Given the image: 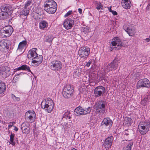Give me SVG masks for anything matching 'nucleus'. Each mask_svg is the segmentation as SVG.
Segmentation results:
<instances>
[{
	"label": "nucleus",
	"mask_w": 150,
	"mask_h": 150,
	"mask_svg": "<svg viewBox=\"0 0 150 150\" xmlns=\"http://www.w3.org/2000/svg\"><path fill=\"white\" fill-rule=\"evenodd\" d=\"M112 40L110 47V51H112L114 49L116 50L120 49L121 47L122 46L120 39L118 37H115Z\"/></svg>",
	"instance_id": "5"
},
{
	"label": "nucleus",
	"mask_w": 150,
	"mask_h": 150,
	"mask_svg": "<svg viewBox=\"0 0 150 150\" xmlns=\"http://www.w3.org/2000/svg\"><path fill=\"white\" fill-rule=\"evenodd\" d=\"M149 38H150V36H149Z\"/></svg>",
	"instance_id": "64"
},
{
	"label": "nucleus",
	"mask_w": 150,
	"mask_h": 150,
	"mask_svg": "<svg viewBox=\"0 0 150 150\" xmlns=\"http://www.w3.org/2000/svg\"><path fill=\"white\" fill-rule=\"evenodd\" d=\"M21 73H19V74H17V75L18 76H19V75H21Z\"/></svg>",
	"instance_id": "60"
},
{
	"label": "nucleus",
	"mask_w": 150,
	"mask_h": 150,
	"mask_svg": "<svg viewBox=\"0 0 150 150\" xmlns=\"http://www.w3.org/2000/svg\"><path fill=\"white\" fill-rule=\"evenodd\" d=\"M15 135L14 133H11L10 135V139L9 143L12 145L14 146L15 145V142H14V138Z\"/></svg>",
	"instance_id": "28"
},
{
	"label": "nucleus",
	"mask_w": 150,
	"mask_h": 150,
	"mask_svg": "<svg viewBox=\"0 0 150 150\" xmlns=\"http://www.w3.org/2000/svg\"><path fill=\"white\" fill-rule=\"evenodd\" d=\"M105 88L101 86L96 87L94 90V94L96 97H99L102 96L105 92Z\"/></svg>",
	"instance_id": "11"
},
{
	"label": "nucleus",
	"mask_w": 150,
	"mask_h": 150,
	"mask_svg": "<svg viewBox=\"0 0 150 150\" xmlns=\"http://www.w3.org/2000/svg\"><path fill=\"white\" fill-rule=\"evenodd\" d=\"M124 28L125 31L130 36H132L135 33L134 30V29L130 28L129 27L125 28V26Z\"/></svg>",
	"instance_id": "25"
},
{
	"label": "nucleus",
	"mask_w": 150,
	"mask_h": 150,
	"mask_svg": "<svg viewBox=\"0 0 150 150\" xmlns=\"http://www.w3.org/2000/svg\"><path fill=\"white\" fill-rule=\"evenodd\" d=\"M132 120L131 118L126 117L125 118L124 120V122L125 124H127L128 125H130L131 124Z\"/></svg>",
	"instance_id": "30"
},
{
	"label": "nucleus",
	"mask_w": 150,
	"mask_h": 150,
	"mask_svg": "<svg viewBox=\"0 0 150 150\" xmlns=\"http://www.w3.org/2000/svg\"><path fill=\"white\" fill-rule=\"evenodd\" d=\"M50 68L53 70H58L62 68L61 62L57 60H54L52 61L50 63Z\"/></svg>",
	"instance_id": "10"
},
{
	"label": "nucleus",
	"mask_w": 150,
	"mask_h": 150,
	"mask_svg": "<svg viewBox=\"0 0 150 150\" xmlns=\"http://www.w3.org/2000/svg\"><path fill=\"white\" fill-rule=\"evenodd\" d=\"M53 38H54L52 35H49L48 37H46V41L49 43H51L52 42Z\"/></svg>",
	"instance_id": "37"
},
{
	"label": "nucleus",
	"mask_w": 150,
	"mask_h": 150,
	"mask_svg": "<svg viewBox=\"0 0 150 150\" xmlns=\"http://www.w3.org/2000/svg\"><path fill=\"white\" fill-rule=\"evenodd\" d=\"M22 131L23 133L28 134L30 132V129L29 127H28V128H26V129H25V130H23Z\"/></svg>",
	"instance_id": "45"
},
{
	"label": "nucleus",
	"mask_w": 150,
	"mask_h": 150,
	"mask_svg": "<svg viewBox=\"0 0 150 150\" xmlns=\"http://www.w3.org/2000/svg\"><path fill=\"white\" fill-rule=\"evenodd\" d=\"M121 4L123 8L126 9H129L132 6L130 0H122Z\"/></svg>",
	"instance_id": "18"
},
{
	"label": "nucleus",
	"mask_w": 150,
	"mask_h": 150,
	"mask_svg": "<svg viewBox=\"0 0 150 150\" xmlns=\"http://www.w3.org/2000/svg\"><path fill=\"white\" fill-rule=\"evenodd\" d=\"M145 40H146L147 42H149L150 41V39L149 38H146L145 39Z\"/></svg>",
	"instance_id": "55"
},
{
	"label": "nucleus",
	"mask_w": 150,
	"mask_h": 150,
	"mask_svg": "<svg viewBox=\"0 0 150 150\" xmlns=\"http://www.w3.org/2000/svg\"><path fill=\"white\" fill-rule=\"evenodd\" d=\"M112 120L109 118H106L104 119L101 125L107 127L108 129H110L112 126Z\"/></svg>",
	"instance_id": "14"
},
{
	"label": "nucleus",
	"mask_w": 150,
	"mask_h": 150,
	"mask_svg": "<svg viewBox=\"0 0 150 150\" xmlns=\"http://www.w3.org/2000/svg\"><path fill=\"white\" fill-rule=\"evenodd\" d=\"M33 59H34L33 60L38 61H41V63H42L43 61V58L42 55L38 54L37 55V56H36V57H35V58H33Z\"/></svg>",
	"instance_id": "35"
},
{
	"label": "nucleus",
	"mask_w": 150,
	"mask_h": 150,
	"mask_svg": "<svg viewBox=\"0 0 150 150\" xmlns=\"http://www.w3.org/2000/svg\"><path fill=\"white\" fill-rule=\"evenodd\" d=\"M91 63H92V62L91 61L89 62H88L87 63V64L86 65V66L87 67H88L90 66V65L91 64Z\"/></svg>",
	"instance_id": "50"
},
{
	"label": "nucleus",
	"mask_w": 150,
	"mask_h": 150,
	"mask_svg": "<svg viewBox=\"0 0 150 150\" xmlns=\"http://www.w3.org/2000/svg\"><path fill=\"white\" fill-rule=\"evenodd\" d=\"M66 91H70V93L71 94L72 93H73L74 91V89L73 87L71 86V85H69L66 86Z\"/></svg>",
	"instance_id": "34"
},
{
	"label": "nucleus",
	"mask_w": 150,
	"mask_h": 150,
	"mask_svg": "<svg viewBox=\"0 0 150 150\" xmlns=\"http://www.w3.org/2000/svg\"><path fill=\"white\" fill-rule=\"evenodd\" d=\"M66 21L65 20H64V24H63V26L65 28H66V25H65V22Z\"/></svg>",
	"instance_id": "58"
},
{
	"label": "nucleus",
	"mask_w": 150,
	"mask_h": 150,
	"mask_svg": "<svg viewBox=\"0 0 150 150\" xmlns=\"http://www.w3.org/2000/svg\"><path fill=\"white\" fill-rule=\"evenodd\" d=\"M102 79H104V80H105V78H104H104H103Z\"/></svg>",
	"instance_id": "61"
},
{
	"label": "nucleus",
	"mask_w": 150,
	"mask_h": 150,
	"mask_svg": "<svg viewBox=\"0 0 150 150\" xmlns=\"http://www.w3.org/2000/svg\"><path fill=\"white\" fill-rule=\"evenodd\" d=\"M9 125H8V129H10L11 127L13 125L15 124V122H11L9 123Z\"/></svg>",
	"instance_id": "47"
},
{
	"label": "nucleus",
	"mask_w": 150,
	"mask_h": 150,
	"mask_svg": "<svg viewBox=\"0 0 150 150\" xmlns=\"http://www.w3.org/2000/svg\"><path fill=\"white\" fill-rule=\"evenodd\" d=\"M64 17H66V14H65V15H64Z\"/></svg>",
	"instance_id": "62"
},
{
	"label": "nucleus",
	"mask_w": 150,
	"mask_h": 150,
	"mask_svg": "<svg viewBox=\"0 0 150 150\" xmlns=\"http://www.w3.org/2000/svg\"><path fill=\"white\" fill-rule=\"evenodd\" d=\"M29 124L27 122L23 123L21 125V129L22 130H25L28 127Z\"/></svg>",
	"instance_id": "33"
},
{
	"label": "nucleus",
	"mask_w": 150,
	"mask_h": 150,
	"mask_svg": "<svg viewBox=\"0 0 150 150\" xmlns=\"http://www.w3.org/2000/svg\"><path fill=\"white\" fill-rule=\"evenodd\" d=\"M73 13L72 10H70L66 13V17L72 14Z\"/></svg>",
	"instance_id": "48"
},
{
	"label": "nucleus",
	"mask_w": 150,
	"mask_h": 150,
	"mask_svg": "<svg viewBox=\"0 0 150 150\" xmlns=\"http://www.w3.org/2000/svg\"><path fill=\"white\" fill-rule=\"evenodd\" d=\"M91 110V108L90 107H88L87 108L83 109V115H86L89 113Z\"/></svg>",
	"instance_id": "36"
},
{
	"label": "nucleus",
	"mask_w": 150,
	"mask_h": 150,
	"mask_svg": "<svg viewBox=\"0 0 150 150\" xmlns=\"http://www.w3.org/2000/svg\"><path fill=\"white\" fill-rule=\"evenodd\" d=\"M129 134V132L127 131H126L124 132V134L126 136L128 135Z\"/></svg>",
	"instance_id": "52"
},
{
	"label": "nucleus",
	"mask_w": 150,
	"mask_h": 150,
	"mask_svg": "<svg viewBox=\"0 0 150 150\" xmlns=\"http://www.w3.org/2000/svg\"><path fill=\"white\" fill-rule=\"evenodd\" d=\"M9 42L7 40H3L0 41V50H1L8 49L9 47Z\"/></svg>",
	"instance_id": "16"
},
{
	"label": "nucleus",
	"mask_w": 150,
	"mask_h": 150,
	"mask_svg": "<svg viewBox=\"0 0 150 150\" xmlns=\"http://www.w3.org/2000/svg\"><path fill=\"white\" fill-rule=\"evenodd\" d=\"M66 113V112H64V114Z\"/></svg>",
	"instance_id": "63"
},
{
	"label": "nucleus",
	"mask_w": 150,
	"mask_h": 150,
	"mask_svg": "<svg viewBox=\"0 0 150 150\" xmlns=\"http://www.w3.org/2000/svg\"><path fill=\"white\" fill-rule=\"evenodd\" d=\"M27 42L26 40L20 42L17 50V52H22L24 48L27 47Z\"/></svg>",
	"instance_id": "17"
},
{
	"label": "nucleus",
	"mask_w": 150,
	"mask_h": 150,
	"mask_svg": "<svg viewBox=\"0 0 150 150\" xmlns=\"http://www.w3.org/2000/svg\"><path fill=\"white\" fill-rule=\"evenodd\" d=\"M66 22V30L71 28L74 25V21L71 18L67 19Z\"/></svg>",
	"instance_id": "19"
},
{
	"label": "nucleus",
	"mask_w": 150,
	"mask_h": 150,
	"mask_svg": "<svg viewBox=\"0 0 150 150\" xmlns=\"http://www.w3.org/2000/svg\"><path fill=\"white\" fill-rule=\"evenodd\" d=\"M32 3V0L27 1L25 3L24 7L25 8H27L28 6H30L31 4Z\"/></svg>",
	"instance_id": "38"
},
{
	"label": "nucleus",
	"mask_w": 150,
	"mask_h": 150,
	"mask_svg": "<svg viewBox=\"0 0 150 150\" xmlns=\"http://www.w3.org/2000/svg\"><path fill=\"white\" fill-rule=\"evenodd\" d=\"M16 69V70L18 71L20 70H25L32 73V72L30 70L29 67L26 65H23L21 67H18Z\"/></svg>",
	"instance_id": "22"
},
{
	"label": "nucleus",
	"mask_w": 150,
	"mask_h": 150,
	"mask_svg": "<svg viewBox=\"0 0 150 150\" xmlns=\"http://www.w3.org/2000/svg\"><path fill=\"white\" fill-rule=\"evenodd\" d=\"M41 63V61H38L33 60L32 61L31 64L33 66L37 67Z\"/></svg>",
	"instance_id": "31"
},
{
	"label": "nucleus",
	"mask_w": 150,
	"mask_h": 150,
	"mask_svg": "<svg viewBox=\"0 0 150 150\" xmlns=\"http://www.w3.org/2000/svg\"><path fill=\"white\" fill-rule=\"evenodd\" d=\"M133 144V143L132 142H129L126 147L123 148V150H131Z\"/></svg>",
	"instance_id": "29"
},
{
	"label": "nucleus",
	"mask_w": 150,
	"mask_h": 150,
	"mask_svg": "<svg viewBox=\"0 0 150 150\" xmlns=\"http://www.w3.org/2000/svg\"><path fill=\"white\" fill-rule=\"evenodd\" d=\"M111 12L114 15H117V13L115 11H111Z\"/></svg>",
	"instance_id": "51"
},
{
	"label": "nucleus",
	"mask_w": 150,
	"mask_h": 150,
	"mask_svg": "<svg viewBox=\"0 0 150 150\" xmlns=\"http://www.w3.org/2000/svg\"><path fill=\"white\" fill-rule=\"evenodd\" d=\"M150 6V3L147 6V8L148 9V10H149V6Z\"/></svg>",
	"instance_id": "57"
},
{
	"label": "nucleus",
	"mask_w": 150,
	"mask_h": 150,
	"mask_svg": "<svg viewBox=\"0 0 150 150\" xmlns=\"http://www.w3.org/2000/svg\"><path fill=\"white\" fill-rule=\"evenodd\" d=\"M13 31V28L11 26L5 27L1 28L0 30V32L4 34V35L6 37L10 36Z\"/></svg>",
	"instance_id": "9"
},
{
	"label": "nucleus",
	"mask_w": 150,
	"mask_h": 150,
	"mask_svg": "<svg viewBox=\"0 0 150 150\" xmlns=\"http://www.w3.org/2000/svg\"><path fill=\"white\" fill-rule=\"evenodd\" d=\"M144 125L145 126L148 131L149 130V128L150 127V121H149L148 122H145L144 124Z\"/></svg>",
	"instance_id": "43"
},
{
	"label": "nucleus",
	"mask_w": 150,
	"mask_h": 150,
	"mask_svg": "<svg viewBox=\"0 0 150 150\" xmlns=\"http://www.w3.org/2000/svg\"><path fill=\"white\" fill-rule=\"evenodd\" d=\"M113 139L112 136H110L107 137L105 139L103 145L106 149H108L111 148Z\"/></svg>",
	"instance_id": "13"
},
{
	"label": "nucleus",
	"mask_w": 150,
	"mask_h": 150,
	"mask_svg": "<svg viewBox=\"0 0 150 150\" xmlns=\"http://www.w3.org/2000/svg\"><path fill=\"white\" fill-rule=\"evenodd\" d=\"M150 86L149 81L147 79H142L139 80L136 85L137 88H149Z\"/></svg>",
	"instance_id": "8"
},
{
	"label": "nucleus",
	"mask_w": 150,
	"mask_h": 150,
	"mask_svg": "<svg viewBox=\"0 0 150 150\" xmlns=\"http://www.w3.org/2000/svg\"><path fill=\"white\" fill-rule=\"evenodd\" d=\"M14 130L16 131H17L18 130V128L16 126H14Z\"/></svg>",
	"instance_id": "54"
},
{
	"label": "nucleus",
	"mask_w": 150,
	"mask_h": 150,
	"mask_svg": "<svg viewBox=\"0 0 150 150\" xmlns=\"http://www.w3.org/2000/svg\"><path fill=\"white\" fill-rule=\"evenodd\" d=\"M29 12V11L27 9V8H25V7L22 9L21 12V14L26 16L28 15Z\"/></svg>",
	"instance_id": "32"
},
{
	"label": "nucleus",
	"mask_w": 150,
	"mask_h": 150,
	"mask_svg": "<svg viewBox=\"0 0 150 150\" xmlns=\"http://www.w3.org/2000/svg\"><path fill=\"white\" fill-rule=\"evenodd\" d=\"M90 49L88 47H81L79 49L78 53L81 58L86 59L90 53Z\"/></svg>",
	"instance_id": "6"
},
{
	"label": "nucleus",
	"mask_w": 150,
	"mask_h": 150,
	"mask_svg": "<svg viewBox=\"0 0 150 150\" xmlns=\"http://www.w3.org/2000/svg\"><path fill=\"white\" fill-rule=\"evenodd\" d=\"M11 10V8L10 6L6 5L5 6H3L1 8V11L4 12H6L7 13L8 12H9Z\"/></svg>",
	"instance_id": "26"
},
{
	"label": "nucleus",
	"mask_w": 150,
	"mask_h": 150,
	"mask_svg": "<svg viewBox=\"0 0 150 150\" xmlns=\"http://www.w3.org/2000/svg\"><path fill=\"white\" fill-rule=\"evenodd\" d=\"M37 49L36 48H34L30 50L28 52V58H31L32 60L33 58L36 57L38 55L36 52Z\"/></svg>",
	"instance_id": "15"
},
{
	"label": "nucleus",
	"mask_w": 150,
	"mask_h": 150,
	"mask_svg": "<svg viewBox=\"0 0 150 150\" xmlns=\"http://www.w3.org/2000/svg\"><path fill=\"white\" fill-rule=\"evenodd\" d=\"M36 115L34 111L28 110L25 113V119L28 122L32 123L35 120Z\"/></svg>",
	"instance_id": "7"
},
{
	"label": "nucleus",
	"mask_w": 150,
	"mask_h": 150,
	"mask_svg": "<svg viewBox=\"0 0 150 150\" xmlns=\"http://www.w3.org/2000/svg\"><path fill=\"white\" fill-rule=\"evenodd\" d=\"M8 13L6 12H4L1 11L0 13V17L1 19H5L7 18Z\"/></svg>",
	"instance_id": "27"
},
{
	"label": "nucleus",
	"mask_w": 150,
	"mask_h": 150,
	"mask_svg": "<svg viewBox=\"0 0 150 150\" xmlns=\"http://www.w3.org/2000/svg\"><path fill=\"white\" fill-rule=\"evenodd\" d=\"M48 26V23L45 21H41L39 23V28L40 29L44 30Z\"/></svg>",
	"instance_id": "21"
},
{
	"label": "nucleus",
	"mask_w": 150,
	"mask_h": 150,
	"mask_svg": "<svg viewBox=\"0 0 150 150\" xmlns=\"http://www.w3.org/2000/svg\"><path fill=\"white\" fill-rule=\"evenodd\" d=\"M11 97L15 101H18L20 100V98L18 97H16L13 94H12Z\"/></svg>",
	"instance_id": "42"
},
{
	"label": "nucleus",
	"mask_w": 150,
	"mask_h": 150,
	"mask_svg": "<svg viewBox=\"0 0 150 150\" xmlns=\"http://www.w3.org/2000/svg\"><path fill=\"white\" fill-rule=\"evenodd\" d=\"M71 115L70 112L67 110L66 112V117H67L69 118V119H70L71 117Z\"/></svg>",
	"instance_id": "46"
},
{
	"label": "nucleus",
	"mask_w": 150,
	"mask_h": 150,
	"mask_svg": "<svg viewBox=\"0 0 150 150\" xmlns=\"http://www.w3.org/2000/svg\"><path fill=\"white\" fill-rule=\"evenodd\" d=\"M65 88H64L63 90V91L62 92V94L63 97L65 98V96H66V91H65Z\"/></svg>",
	"instance_id": "49"
},
{
	"label": "nucleus",
	"mask_w": 150,
	"mask_h": 150,
	"mask_svg": "<svg viewBox=\"0 0 150 150\" xmlns=\"http://www.w3.org/2000/svg\"><path fill=\"white\" fill-rule=\"evenodd\" d=\"M74 112L77 116L83 115V109L81 107H78L75 109Z\"/></svg>",
	"instance_id": "20"
},
{
	"label": "nucleus",
	"mask_w": 150,
	"mask_h": 150,
	"mask_svg": "<svg viewBox=\"0 0 150 150\" xmlns=\"http://www.w3.org/2000/svg\"><path fill=\"white\" fill-rule=\"evenodd\" d=\"M10 69L7 66H1L0 67V75L4 78H6L8 76V73L10 71Z\"/></svg>",
	"instance_id": "12"
},
{
	"label": "nucleus",
	"mask_w": 150,
	"mask_h": 150,
	"mask_svg": "<svg viewBox=\"0 0 150 150\" xmlns=\"http://www.w3.org/2000/svg\"><path fill=\"white\" fill-rule=\"evenodd\" d=\"M139 131L142 134H145L149 131L148 129L145 127L144 125L139 127Z\"/></svg>",
	"instance_id": "23"
},
{
	"label": "nucleus",
	"mask_w": 150,
	"mask_h": 150,
	"mask_svg": "<svg viewBox=\"0 0 150 150\" xmlns=\"http://www.w3.org/2000/svg\"><path fill=\"white\" fill-rule=\"evenodd\" d=\"M41 107L48 113L51 112L54 108V104L52 100L50 98L43 100L42 102Z\"/></svg>",
	"instance_id": "2"
},
{
	"label": "nucleus",
	"mask_w": 150,
	"mask_h": 150,
	"mask_svg": "<svg viewBox=\"0 0 150 150\" xmlns=\"http://www.w3.org/2000/svg\"><path fill=\"white\" fill-rule=\"evenodd\" d=\"M71 150H77L75 148H73L72 149H71Z\"/></svg>",
	"instance_id": "59"
},
{
	"label": "nucleus",
	"mask_w": 150,
	"mask_h": 150,
	"mask_svg": "<svg viewBox=\"0 0 150 150\" xmlns=\"http://www.w3.org/2000/svg\"><path fill=\"white\" fill-rule=\"evenodd\" d=\"M70 91H66V96L68 98H70L73 96V93L70 94Z\"/></svg>",
	"instance_id": "44"
},
{
	"label": "nucleus",
	"mask_w": 150,
	"mask_h": 150,
	"mask_svg": "<svg viewBox=\"0 0 150 150\" xmlns=\"http://www.w3.org/2000/svg\"><path fill=\"white\" fill-rule=\"evenodd\" d=\"M108 10L110 12H111V11H112V10L111 7H108Z\"/></svg>",
	"instance_id": "56"
},
{
	"label": "nucleus",
	"mask_w": 150,
	"mask_h": 150,
	"mask_svg": "<svg viewBox=\"0 0 150 150\" xmlns=\"http://www.w3.org/2000/svg\"><path fill=\"white\" fill-rule=\"evenodd\" d=\"M90 32V29L88 27H86L84 28L83 32L85 34H87L88 32Z\"/></svg>",
	"instance_id": "41"
},
{
	"label": "nucleus",
	"mask_w": 150,
	"mask_h": 150,
	"mask_svg": "<svg viewBox=\"0 0 150 150\" xmlns=\"http://www.w3.org/2000/svg\"><path fill=\"white\" fill-rule=\"evenodd\" d=\"M118 61L115 58L111 63H107L104 65V69L105 72L107 73L111 71L115 70L117 69L118 67Z\"/></svg>",
	"instance_id": "3"
},
{
	"label": "nucleus",
	"mask_w": 150,
	"mask_h": 150,
	"mask_svg": "<svg viewBox=\"0 0 150 150\" xmlns=\"http://www.w3.org/2000/svg\"><path fill=\"white\" fill-rule=\"evenodd\" d=\"M147 100V98H144L141 101L140 103L142 105L144 106L146 105V103Z\"/></svg>",
	"instance_id": "40"
},
{
	"label": "nucleus",
	"mask_w": 150,
	"mask_h": 150,
	"mask_svg": "<svg viewBox=\"0 0 150 150\" xmlns=\"http://www.w3.org/2000/svg\"><path fill=\"white\" fill-rule=\"evenodd\" d=\"M6 88V86L5 83L2 81H0V95L4 94Z\"/></svg>",
	"instance_id": "24"
},
{
	"label": "nucleus",
	"mask_w": 150,
	"mask_h": 150,
	"mask_svg": "<svg viewBox=\"0 0 150 150\" xmlns=\"http://www.w3.org/2000/svg\"><path fill=\"white\" fill-rule=\"evenodd\" d=\"M103 6L100 2L97 3L96 4V8L98 10H99L100 9H102Z\"/></svg>",
	"instance_id": "39"
},
{
	"label": "nucleus",
	"mask_w": 150,
	"mask_h": 150,
	"mask_svg": "<svg viewBox=\"0 0 150 150\" xmlns=\"http://www.w3.org/2000/svg\"><path fill=\"white\" fill-rule=\"evenodd\" d=\"M106 104L105 102L103 100L97 102L94 107L96 112L98 113L99 114L103 113L105 111Z\"/></svg>",
	"instance_id": "4"
},
{
	"label": "nucleus",
	"mask_w": 150,
	"mask_h": 150,
	"mask_svg": "<svg viewBox=\"0 0 150 150\" xmlns=\"http://www.w3.org/2000/svg\"><path fill=\"white\" fill-rule=\"evenodd\" d=\"M78 12H79V13L80 14H81L82 13V10L80 8H78Z\"/></svg>",
	"instance_id": "53"
},
{
	"label": "nucleus",
	"mask_w": 150,
	"mask_h": 150,
	"mask_svg": "<svg viewBox=\"0 0 150 150\" xmlns=\"http://www.w3.org/2000/svg\"><path fill=\"white\" fill-rule=\"evenodd\" d=\"M44 10L50 14L54 13L56 11L57 5L53 0H47L44 4Z\"/></svg>",
	"instance_id": "1"
}]
</instances>
